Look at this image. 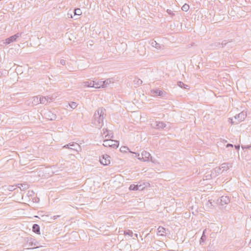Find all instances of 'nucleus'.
<instances>
[{
  "mask_svg": "<svg viewBox=\"0 0 251 251\" xmlns=\"http://www.w3.org/2000/svg\"><path fill=\"white\" fill-rule=\"evenodd\" d=\"M105 139L103 141V146L105 147H109L113 148H117L119 146V142L116 140H112L111 138H113V135L111 132L107 133L105 136Z\"/></svg>",
  "mask_w": 251,
  "mask_h": 251,
  "instance_id": "nucleus-1",
  "label": "nucleus"
},
{
  "mask_svg": "<svg viewBox=\"0 0 251 251\" xmlns=\"http://www.w3.org/2000/svg\"><path fill=\"white\" fill-rule=\"evenodd\" d=\"M110 82L111 80L110 79H107L105 81H99L98 82L93 81V85L91 86L96 88H103Z\"/></svg>",
  "mask_w": 251,
  "mask_h": 251,
  "instance_id": "nucleus-2",
  "label": "nucleus"
},
{
  "mask_svg": "<svg viewBox=\"0 0 251 251\" xmlns=\"http://www.w3.org/2000/svg\"><path fill=\"white\" fill-rule=\"evenodd\" d=\"M100 161L103 165H108L110 163V157L107 154L103 155L100 158Z\"/></svg>",
  "mask_w": 251,
  "mask_h": 251,
  "instance_id": "nucleus-3",
  "label": "nucleus"
},
{
  "mask_svg": "<svg viewBox=\"0 0 251 251\" xmlns=\"http://www.w3.org/2000/svg\"><path fill=\"white\" fill-rule=\"evenodd\" d=\"M166 233V229L162 226H159L158 228L157 234L160 236H164Z\"/></svg>",
  "mask_w": 251,
  "mask_h": 251,
  "instance_id": "nucleus-4",
  "label": "nucleus"
},
{
  "mask_svg": "<svg viewBox=\"0 0 251 251\" xmlns=\"http://www.w3.org/2000/svg\"><path fill=\"white\" fill-rule=\"evenodd\" d=\"M33 231L37 233H40V227L37 224H34L33 226Z\"/></svg>",
  "mask_w": 251,
  "mask_h": 251,
  "instance_id": "nucleus-5",
  "label": "nucleus"
},
{
  "mask_svg": "<svg viewBox=\"0 0 251 251\" xmlns=\"http://www.w3.org/2000/svg\"><path fill=\"white\" fill-rule=\"evenodd\" d=\"M141 187V185L132 184L129 187V189L130 190H139V187Z\"/></svg>",
  "mask_w": 251,
  "mask_h": 251,
  "instance_id": "nucleus-6",
  "label": "nucleus"
},
{
  "mask_svg": "<svg viewBox=\"0 0 251 251\" xmlns=\"http://www.w3.org/2000/svg\"><path fill=\"white\" fill-rule=\"evenodd\" d=\"M16 38H17L16 35H14V36H12L10 37L9 38L7 39L6 40V43L9 44L11 42H13L14 41H15L16 40Z\"/></svg>",
  "mask_w": 251,
  "mask_h": 251,
  "instance_id": "nucleus-7",
  "label": "nucleus"
},
{
  "mask_svg": "<svg viewBox=\"0 0 251 251\" xmlns=\"http://www.w3.org/2000/svg\"><path fill=\"white\" fill-rule=\"evenodd\" d=\"M142 155H144L145 157V158L144 157H143V159L144 160V161H146L147 160L150 156V154L149 153L146 152V151H144L142 153Z\"/></svg>",
  "mask_w": 251,
  "mask_h": 251,
  "instance_id": "nucleus-8",
  "label": "nucleus"
},
{
  "mask_svg": "<svg viewBox=\"0 0 251 251\" xmlns=\"http://www.w3.org/2000/svg\"><path fill=\"white\" fill-rule=\"evenodd\" d=\"M189 9V5L187 4H184L182 7V10L184 11H187Z\"/></svg>",
  "mask_w": 251,
  "mask_h": 251,
  "instance_id": "nucleus-9",
  "label": "nucleus"
},
{
  "mask_svg": "<svg viewBox=\"0 0 251 251\" xmlns=\"http://www.w3.org/2000/svg\"><path fill=\"white\" fill-rule=\"evenodd\" d=\"M81 11L80 9H76L75 11V14L77 15H80L81 14Z\"/></svg>",
  "mask_w": 251,
  "mask_h": 251,
  "instance_id": "nucleus-10",
  "label": "nucleus"
},
{
  "mask_svg": "<svg viewBox=\"0 0 251 251\" xmlns=\"http://www.w3.org/2000/svg\"><path fill=\"white\" fill-rule=\"evenodd\" d=\"M121 151H126V150H127V148L126 147H122L121 148Z\"/></svg>",
  "mask_w": 251,
  "mask_h": 251,
  "instance_id": "nucleus-11",
  "label": "nucleus"
},
{
  "mask_svg": "<svg viewBox=\"0 0 251 251\" xmlns=\"http://www.w3.org/2000/svg\"><path fill=\"white\" fill-rule=\"evenodd\" d=\"M72 107H75V103L73 102L72 105H71Z\"/></svg>",
  "mask_w": 251,
  "mask_h": 251,
  "instance_id": "nucleus-12",
  "label": "nucleus"
}]
</instances>
